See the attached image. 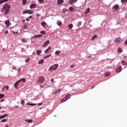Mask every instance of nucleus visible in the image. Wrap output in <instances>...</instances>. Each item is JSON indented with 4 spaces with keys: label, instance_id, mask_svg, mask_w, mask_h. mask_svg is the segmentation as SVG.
I'll return each instance as SVG.
<instances>
[{
    "label": "nucleus",
    "instance_id": "nucleus-12",
    "mask_svg": "<svg viewBox=\"0 0 127 127\" xmlns=\"http://www.w3.org/2000/svg\"><path fill=\"white\" fill-rule=\"evenodd\" d=\"M122 40V38L121 37H118L115 39V42H120V41H121Z\"/></svg>",
    "mask_w": 127,
    "mask_h": 127
},
{
    "label": "nucleus",
    "instance_id": "nucleus-2",
    "mask_svg": "<svg viewBox=\"0 0 127 127\" xmlns=\"http://www.w3.org/2000/svg\"><path fill=\"white\" fill-rule=\"evenodd\" d=\"M58 68V64H55L54 65L50 66L49 68L48 71H55Z\"/></svg>",
    "mask_w": 127,
    "mask_h": 127
},
{
    "label": "nucleus",
    "instance_id": "nucleus-20",
    "mask_svg": "<svg viewBox=\"0 0 127 127\" xmlns=\"http://www.w3.org/2000/svg\"><path fill=\"white\" fill-rule=\"evenodd\" d=\"M118 53H122V52H123V49H122L120 47L118 48Z\"/></svg>",
    "mask_w": 127,
    "mask_h": 127
},
{
    "label": "nucleus",
    "instance_id": "nucleus-57",
    "mask_svg": "<svg viewBox=\"0 0 127 127\" xmlns=\"http://www.w3.org/2000/svg\"><path fill=\"white\" fill-rule=\"evenodd\" d=\"M5 34L8 33V31H6L5 32Z\"/></svg>",
    "mask_w": 127,
    "mask_h": 127
},
{
    "label": "nucleus",
    "instance_id": "nucleus-52",
    "mask_svg": "<svg viewBox=\"0 0 127 127\" xmlns=\"http://www.w3.org/2000/svg\"><path fill=\"white\" fill-rule=\"evenodd\" d=\"M4 99H2V100L0 101V103H1V102H4Z\"/></svg>",
    "mask_w": 127,
    "mask_h": 127
},
{
    "label": "nucleus",
    "instance_id": "nucleus-15",
    "mask_svg": "<svg viewBox=\"0 0 127 127\" xmlns=\"http://www.w3.org/2000/svg\"><path fill=\"white\" fill-rule=\"evenodd\" d=\"M26 79L25 78H22L19 80V82H23V83H25Z\"/></svg>",
    "mask_w": 127,
    "mask_h": 127
},
{
    "label": "nucleus",
    "instance_id": "nucleus-41",
    "mask_svg": "<svg viewBox=\"0 0 127 127\" xmlns=\"http://www.w3.org/2000/svg\"><path fill=\"white\" fill-rule=\"evenodd\" d=\"M30 61V59L28 58L27 60H25V62H26V63H27V62H29Z\"/></svg>",
    "mask_w": 127,
    "mask_h": 127
},
{
    "label": "nucleus",
    "instance_id": "nucleus-45",
    "mask_svg": "<svg viewBox=\"0 0 127 127\" xmlns=\"http://www.w3.org/2000/svg\"><path fill=\"white\" fill-rule=\"evenodd\" d=\"M5 87V88L6 89V90H8V89H9V86H4Z\"/></svg>",
    "mask_w": 127,
    "mask_h": 127
},
{
    "label": "nucleus",
    "instance_id": "nucleus-5",
    "mask_svg": "<svg viewBox=\"0 0 127 127\" xmlns=\"http://www.w3.org/2000/svg\"><path fill=\"white\" fill-rule=\"evenodd\" d=\"M23 14H25L26 13H28V14H32L33 13V11L31 10H26L25 11H23L22 12Z\"/></svg>",
    "mask_w": 127,
    "mask_h": 127
},
{
    "label": "nucleus",
    "instance_id": "nucleus-22",
    "mask_svg": "<svg viewBox=\"0 0 127 127\" xmlns=\"http://www.w3.org/2000/svg\"><path fill=\"white\" fill-rule=\"evenodd\" d=\"M22 29H26L27 28V25H24L22 26Z\"/></svg>",
    "mask_w": 127,
    "mask_h": 127
},
{
    "label": "nucleus",
    "instance_id": "nucleus-39",
    "mask_svg": "<svg viewBox=\"0 0 127 127\" xmlns=\"http://www.w3.org/2000/svg\"><path fill=\"white\" fill-rule=\"evenodd\" d=\"M25 103L24 100H22L21 102V105H22V106H23V105H24V104Z\"/></svg>",
    "mask_w": 127,
    "mask_h": 127
},
{
    "label": "nucleus",
    "instance_id": "nucleus-35",
    "mask_svg": "<svg viewBox=\"0 0 127 127\" xmlns=\"http://www.w3.org/2000/svg\"><path fill=\"white\" fill-rule=\"evenodd\" d=\"M95 38H97V35H95L94 36H93V37L91 39V40H94Z\"/></svg>",
    "mask_w": 127,
    "mask_h": 127
},
{
    "label": "nucleus",
    "instance_id": "nucleus-55",
    "mask_svg": "<svg viewBox=\"0 0 127 127\" xmlns=\"http://www.w3.org/2000/svg\"><path fill=\"white\" fill-rule=\"evenodd\" d=\"M7 116H8L7 114L4 115V118H5V117H7Z\"/></svg>",
    "mask_w": 127,
    "mask_h": 127
},
{
    "label": "nucleus",
    "instance_id": "nucleus-9",
    "mask_svg": "<svg viewBox=\"0 0 127 127\" xmlns=\"http://www.w3.org/2000/svg\"><path fill=\"white\" fill-rule=\"evenodd\" d=\"M19 83H20L19 80L18 81H16L14 85V88H15L16 89H18L17 86H18V85L19 84Z\"/></svg>",
    "mask_w": 127,
    "mask_h": 127
},
{
    "label": "nucleus",
    "instance_id": "nucleus-63",
    "mask_svg": "<svg viewBox=\"0 0 127 127\" xmlns=\"http://www.w3.org/2000/svg\"><path fill=\"white\" fill-rule=\"evenodd\" d=\"M33 54L34 55V54H35V52L33 53Z\"/></svg>",
    "mask_w": 127,
    "mask_h": 127
},
{
    "label": "nucleus",
    "instance_id": "nucleus-59",
    "mask_svg": "<svg viewBox=\"0 0 127 127\" xmlns=\"http://www.w3.org/2000/svg\"><path fill=\"white\" fill-rule=\"evenodd\" d=\"M40 87L41 88H43V85H40Z\"/></svg>",
    "mask_w": 127,
    "mask_h": 127
},
{
    "label": "nucleus",
    "instance_id": "nucleus-17",
    "mask_svg": "<svg viewBox=\"0 0 127 127\" xmlns=\"http://www.w3.org/2000/svg\"><path fill=\"white\" fill-rule=\"evenodd\" d=\"M58 25H59V26H61V25H62V24H63L62 23V22H61V21H58L57 22Z\"/></svg>",
    "mask_w": 127,
    "mask_h": 127
},
{
    "label": "nucleus",
    "instance_id": "nucleus-40",
    "mask_svg": "<svg viewBox=\"0 0 127 127\" xmlns=\"http://www.w3.org/2000/svg\"><path fill=\"white\" fill-rule=\"evenodd\" d=\"M41 34H43V35H45V31H42L41 32Z\"/></svg>",
    "mask_w": 127,
    "mask_h": 127
},
{
    "label": "nucleus",
    "instance_id": "nucleus-10",
    "mask_svg": "<svg viewBox=\"0 0 127 127\" xmlns=\"http://www.w3.org/2000/svg\"><path fill=\"white\" fill-rule=\"evenodd\" d=\"M5 25H6V26L7 27H8V26H9V25H10V22H9V20H6L5 22Z\"/></svg>",
    "mask_w": 127,
    "mask_h": 127
},
{
    "label": "nucleus",
    "instance_id": "nucleus-6",
    "mask_svg": "<svg viewBox=\"0 0 127 127\" xmlns=\"http://www.w3.org/2000/svg\"><path fill=\"white\" fill-rule=\"evenodd\" d=\"M41 25L43 26V27H44L45 28H47V27H48V25L46 22L43 21L41 22Z\"/></svg>",
    "mask_w": 127,
    "mask_h": 127
},
{
    "label": "nucleus",
    "instance_id": "nucleus-29",
    "mask_svg": "<svg viewBox=\"0 0 127 127\" xmlns=\"http://www.w3.org/2000/svg\"><path fill=\"white\" fill-rule=\"evenodd\" d=\"M55 54L56 55H58L59 54H60V51H56V52H55Z\"/></svg>",
    "mask_w": 127,
    "mask_h": 127
},
{
    "label": "nucleus",
    "instance_id": "nucleus-21",
    "mask_svg": "<svg viewBox=\"0 0 127 127\" xmlns=\"http://www.w3.org/2000/svg\"><path fill=\"white\" fill-rule=\"evenodd\" d=\"M25 122H26L27 123H29V124H31L32 123V120H25Z\"/></svg>",
    "mask_w": 127,
    "mask_h": 127
},
{
    "label": "nucleus",
    "instance_id": "nucleus-18",
    "mask_svg": "<svg viewBox=\"0 0 127 127\" xmlns=\"http://www.w3.org/2000/svg\"><path fill=\"white\" fill-rule=\"evenodd\" d=\"M6 1H8V0H0V4L3 3V2H6Z\"/></svg>",
    "mask_w": 127,
    "mask_h": 127
},
{
    "label": "nucleus",
    "instance_id": "nucleus-48",
    "mask_svg": "<svg viewBox=\"0 0 127 127\" xmlns=\"http://www.w3.org/2000/svg\"><path fill=\"white\" fill-rule=\"evenodd\" d=\"M26 21H29L30 20L29 19V18H26Z\"/></svg>",
    "mask_w": 127,
    "mask_h": 127
},
{
    "label": "nucleus",
    "instance_id": "nucleus-61",
    "mask_svg": "<svg viewBox=\"0 0 127 127\" xmlns=\"http://www.w3.org/2000/svg\"><path fill=\"white\" fill-rule=\"evenodd\" d=\"M55 94H57V91H56L55 92Z\"/></svg>",
    "mask_w": 127,
    "mask_h": 127
},
{
    "label": "nucleus",
    "instance_id": "nucleus-34",
    "mask_svg": "<svg viewBox=\"0 0 127 127\" xmlns=\"http://www.w3.org/2000/svg\"><path fill=\"white\" fill-rule=\"evenodd\" d=\"M22 4H26V0H22Z\"/></svg>",
    "mask_w": 127,
    "mask_h": 127
},
{
    "label": "nucleus",
    "instance_id": "nucleus-62",
    "mask_svg": "<svg viewBox=\"0 0 127 127\" xmlns=\"http://www.w3.org/2000/svg\"><path fill=\"white\" fill-rule=\"evenodd\" d=\"M18 32H16V33H15V34H18Z\"/></svg>",
    "mask_w": 127,
    "mask_h": 127
},
{
    "label": "nucleus",
    "instance_id": "nucleus-3",
    "mask_svg": "<svg viewBox=\"0 0 127 127\" xmlns=\"http://www.w3.org/2000/svg\"><path fill=\"white\" fill-rule=\"evenodd\" d=\"M44 81H45V78H44L43 76H40L38 82L40 84H42V83H44Z\"/></svg>",
    "mask_w": 127,
    "mask_h": 127
},
{
    "label": "nucleus",
    "instance_id": "nucleus-46",
    "mask_svg": "<svg viewBox=\"0 0 127 127\" xmlns=\"http://www.w3.org/2000/svg\"><path fill=\"white\" fill-rule=\"evenodd\" d=\"M38 1H39L40 2H43V1H44V0H38Z\"/></svg>",
    "mask_w": 127,
    "mask_h": 127
},
{
    "label": "nucleus",
    "instance_id": "nucleus-42",
    "mask_svg": "<svg viewBox=\"0 0 127 127\" xmlns=\"http://www.w3.org/2000/svg\"><path fill=\"white\" fill-rule=\"evenodd\" d=\"M4 116L3 115V116H0V120H1V119H4Z\"/></svg>",
    "mask_w": 127,
    "mask_h": 127
},
{
    "label": "nucleus",
    "instance_id": "nucleus-32",
    "mask_svg": "<svg viewBox=\"0 0 127 127\" xmlns=\"http://www.w3.org/2000/svg\"><path fill=\"white\" fill-rule=\"evenodd\" d=\"M7 119H3L2 121H0V123H5V122H7Z\"/></svg>",
    "mask_w": 127,
    "mask_h": 127
},
{
    "label": "nucleus",
    "instance_id": "nucleus-24",
    "mask_svg": "<svg viewBox=\"0 0 127 127\" xmlns=\"http://www.w3.org/2000/svg\"><path fill=\"white\" fill-rule=\"evenodd\" d=\"M41 52H42V51H41V50H37V54L38 55H40V54H41Z\"/></svg>",
    "mask_w": 127,
    "mask_h": 127
},
{
    "label": "nucleus",
    "instance_id": "nucleus-51",
    "mask_svg": "<svg viewBox=\"0 0 127 127\" xmlns=\"http://www.w3.org/2000/svg\"><path fill=\"white\" fill-rule=\"evenodd\" d=\"M82 24V22H78V25H81Z\"/></svg>",
    "mask_w": 127,
    "mask_h": 127
},
{
    "label": "nucleus",
    "instance_id": "nucleus-50",
    "mask_svg": "<svg viewBox=\"0 0 127 127\" xmlns=\"http://www.w3.org/2000/svg\"><path fill=\"white\" fill-rule=\"evenodd\" d=\"M37 36L39 37H42V35H38Z\"/></svg>",
    "mask_w": 127,
    "mask_h": 127
},
{
    "label": "nucleus",
    "instance_id": "nucleus-56",
    "mask_svg": "<svg viewBox=\"0 0 127 127\" xmlns=\"http://www.w3.org/2000/svg\"><path fill=\"white\" fill-rule=\"evenodd\" d=\"M38 106H42V103L38 104Z\"/></svg>",
    "mask_w": 127,
    "mask_h": 127
},
{
    "label": "nucleus",
    "instance_id": "nucleus-44",
    "mask_svg": "<svg viewBox=\"0 0 127 127\" xmlns=\"http://www.w3.org/2000/svg\"><path fill=\"white\" fill-rule=\"evenodd\" d=\"M70 68H74V67H75V64H74V65H71L70 66Z\"/></svg>",
    "mask_w": 127,
    "mask_h": 127
},
{
    "label": "nucleus",
    "instance_id": "nucleus-33",
    "mask_svg": "<svg viewBox=\"0 0 127 127\" xmlns=\"http://www.w3.org/2000/svg\"><path fill=\"white\" fill-rule=\"evenodd\" d=\"M49 57H51V55H48V56H45V57H44V58L45 59H46V58H48Z\"/></svg>",
    "mask_w": 127,
    "mask_h": 127
},
{
    "label": "nucleus",
    "instance_id": "nucleus-37",
    "mask_svg": "<svg viewBox=\"0 0 127 127\" xmlns=\"http://www.w3.org/2000/svg\"><path fill=\"white\" fill-rule=\"evenodd\" d=\"M69 10H70V11H73V10H74V8L72 7H69Z\"/></svg>",
    "mask_w": 127,
    "mask_h": 127
},
{
    "label": "nucleus",
    "instance_id": "nucleus-19",
    "mask_svg": "<svg viewBox=\"0 0 127 127\" xmlns=\"http://www.w3.org/2000/svg\"><path fill=\"white\" fill-rule=\"evenodd\" d=\"M50 49H51V46L49 47L48 48V49L45 51V53H48V51H49V50H50Z\"/></svg>",
    "mask_w": 127,
    "mask_h": 127
},
{
    "label": "nucleus",
    "instance_id": "nucleus-31",
    "mask_svg": "<svg viewBox=\"0 0 127 127\" xmlns=\"http://www.w3.org/2000/svg\"><path fill=\"white\" fill-rule=\"evenodd\" d=\"M27 105H28L29 106H36V104H31V103H27Z\"/></svg>",
    "mask_w": 127,
    "mask_h": 127
},
{
    "label": "nucleus",
    "instance_id": "nucleus-27",
    "mask_svg": "<svg viewBox=\"0 0 127 127\" xmlns=\"http://www.w3.org/2000/svg\"><path fill=\"white\" fill-rule=\"evenodd\" d=\"M68 27L70 29H72V28H73V24H70L68 25Z\"/></svg>",
    "mask_w": 127,
    "mask_h": 127
},
{
    "label": "nucleus",
    "instance_id": "nucleus-11",
    "mask_svg": "<svg viewBox=\"0 0 127 127\" xmlns=\"http://www.w3.org/2000/svg\"><path fill=\"white\" fill-rule=\"evenodd\" d=\"M64 2V0H58L57 4H62Z\"/></svg>",
    "mask_w": 127,
    "mask_h": 127
},
{
    "label": "nucleus",
    "instance_id": "nucleus-4",
    "mask_svg": "<svg viewBox=\"0 0 127 127\" xmlns=\"http://www.w3.org/2000/svg\"><path fill=\"white\" fill-rule=\"evenodd\" d=\"M71 95L70 94H67L64 98H63V99L61 100L62 103H64V102H65V101H67L69 98H70Z\"/></svg>",
    "mask_w": 127,
    "mask_h": 127
},
{
    "label": "nucleus",
    "instance_id": "nucleus-64",
    "mask_svg": "<svg viewBox=\"0 0 127 127\" xmlns=\"http://www.w3.org/2000/svg\"><path fill=\"white\" fill-rule=\"evenodd\" d=\"M2 113H4V111H2Z\"/></svg>",
    "mask_w": 127,
    "mask_h": 127
},
{
    "label": "nucleus",
    "instance_id": "nucleus-38",
    "mask_svg": "<svg viewBox=\"0 0 127 127\" xmlns=\"http://www.w3.org/2000/svg\"><path fill=\"white\" fill-rule=\"evenodd\" d=\"M122 62L123 65H127V62H125L124 61H122Z\"/></svg>",
    "mask_w": 127,
    "mask_h": 127
},
{
    "label": "nucleus",
    "instance_id": "nucleus-47",
    "mask_svg": "<svg viewBox=\"0 0 127 127\" xmlns=\"http://www.w3.org/2000/svg\"><path fill=\"white\" fill-rule=\"evenodd\" d=\"M36 37H38V36H34L32 37V38H36Z\"/></svg>",
    "mask_w": 127,
    "mask_h": 127
},
{
    "label": "nucleus",
    "instance_id": "nucleus-13",
    "mask_svg": "<svg viewBox=\"0 0 127 127\" xmlns=\"http://www.w3.org/2000/svg\"><path fill=\"white\" fill-rule=\"evenodd\" d=\"M30 8H36V4H32L30 6Z\"/></svg>",
    "mask_w": 127,
    "mask_h": 127
},
{
    "label": "nucleus",
    "instance_id": "nucleus-43",
    "mask_svg": "<svg viewBox=\"0 0 127 127\" xmlns=\"http://www.w3.org/2000/svg\"><path fill=\"white\" fill-rule=\"evenodd\" d=\"M12 69H13V70H16V66H12Z\"/></svg>",
    "mask_w": 127,
    "mask_h": 127
},
{
    "label": "nucleus",
    "instance_id": "nucleus-25",
    "mask_svg": "<svg viewBox=\"0 0 127 127\" xmlns=\"http://www.w3.org/2000/svg\"><path fill=\"white\" fill-rule=\"evenodd\" d=\"M105 75L106 77H107V76H110V75H111V72H106Z\"/></svg>",
    "mask_w": 127,
    "mask_h": 127
},
{
    "label": "nucleus",
    "instance_id": "nucleus-49",
    "mask_svg": "<svg viewBox=\"0 0 127 127\" xmlns=\"http://www.w3.org/2000/svg\"><path fill=\"white\" fill-rule=\"evenodd\" d=\"M51 81L52 82V83H53V82H54V78L52 79Z\"/></svg>",
    "mask_w": 127,
    "mask_h": 127
},
{
    "label": "nucleus",
    "instance_id": "nucleus-60",
    "mask_svg": "<svg viewBox=\"0 0 127 127\" xmlns=\"http://www.w3.org/2000/svg\"><path fill=\"white\" fill-rule=\"evenodd\" d=\"M25 22V20H22V22Z\"/></svg>",
    "mask_w": 127,
    "mask_h": 127
},
{
    "label": "nucleus",
    "instance_id": "nucleus-14",
    "mask_svg": "<svg viewBox=\"0 0 127 127\" xmlns=\"http://www.w3.org/2000/svg\"><path fill=\"white\" fill-rule=\"evenodd\" d=\"M121 71H122V66H120L119 67L116 68V72L118 73L121 72Z\"/></svg>",
    "mask_w": 127,
    "mask_h": 127
},
{
    "label": "nucleus",
    "instance_id": "nucleus-30",
    "mask_svg": "<svg viewBox=\"0 0 127 127\" xmlns=\"http://www.w3.org/2000/svg\"><path fill=\"white\" fill-rule=\"evenodd\" d=\"M121 2H122V3H127V0H121Z\"/></svg>",
    "mask_w": 127,
    "mask_h": 127
},
{
    "label": "nucleus",
    "instance_id": "nucleus-58",
    "mask_svg": "<svg viewBox=\"0 0 127 127\" xmlns=\"http://www.w3.org/2000/svg\"><path fill=\"white\" fill-rule=\"evenodd\" d=\"M29 18H30V19H31V18H32V16H29Z\"/></svg>",
    "mask_w": 127,
    "mask_h": 127
},
{
    "label": "nucleus",
    "instance_id": "nucleus-1",
    "mask_svg": "<svg viewBox=\"0 0 127 127\" xmlns=\"http://www.w3.org/2000/svg\"><path fill=\"white\" fill-rule=\"evenodd\" d=\"M9 8H10V6L8 4H4L2 6V12L5 11L4 14L5 15L7 14L9 12Z\"/></svg>",
    "mask_w": 127,
    "mask_h": 127
},
{
    "label": "nucleus",
    "instance_id": "nucleus-23",
    "mask_svg": "<svg viewBox=\"0 0 127 127\" xmlns=\"http://www.w3.org/2000/svg\"><path fill=\"white\" fill-rule=\"evenodd\" d=\"M22 42H23L24 43H26L27 42V41L26 39H21Z\"/></svg>",
    "mask_w": 127,
    "mask_h": 127
},
{
    "label": "nucleus",
    "instance_id": "nucleus-28",
    "mask_svg": "<svg viewBox=\"0 0 127 127\" xmlns=\"http://www.w3.org/2000/svg\"><path fill=\"white\" fill-rule=\"evenodd\" d=\"M43 63H44V61L43 59L39 62V64H42Z\"/></svg>",
    "mask_w": 127,
    "mask_h": 127
},
{
    "label": "nucleus",
    "instance_id": "nucleus-16",
    "mask_svg": "<svg viewBox=\"0 0 127 127\" xmlns=\"http://www.w3.org/2000/svg\"><path fill=\"white\" fill-rule=\"evenodd\" d=\"M119 7H120V6L118 4H116L114 6V9H116V10H117V9H119Z\"/></svg>",
    "mask_w": 127,
    "mask_h": 127
},
{
    "label": "nucleus",
    "instance_id": "nucleus-53",
    "mask_svg": "<svg viewBox=\"0 0 127 127\" xmlns=\"http://www.w3.org/2000/svg\"><path fill=\"white\" fill-rule=\"evenodd\" d=\"M125 45H127V39L125 41Z\"/></svg>",
    "mask_w": 127,
    "mask_h": 127
},
{
    "label": "nucleus",
    "instance_id": "nucleus-54",
    "mask_svg": "<svg viewBox=\"0 0 127 127\" xmlns=\"http://www.w3.org/2000/svg\"><path fill=\"white\" fill-rule=\"evenodd\" d=\"M58 93H60V92H61V89H58Z\"/></svg>",
    "mask_w": 127,
    "mask_h": 127
},
{
    "label": "nucleus",
    "instance_id": "nucleus-26",
    "mask_svg": "<svg viewBox=\"0 0 127 127\" xmlns=\"http://www.w3.org/2000/svg\"><path fill=\"white\" fill-rule=\"evenodd\" d=\"M90 12V8H87L86 9V14H88Z\"/></svg>",
    "mask_w": 127,
    "mask_h": 127
},
{
    "label": "nucleus",
    "instance_id": "nucleus-36",
    "mask_svg": "<svg viewBox=\"0 0 127 127\" xmlns=\"http://www.w3.org/2000/svg\"><path fill=\"white\" fill-rule=\"evenodd\" d=\"M4 94H0V99H2V98H4Z\"/></svg>",
    "mask_w": 127,
    "mask_h": 127
},
{
    "label": "nucleus",
    "instance_id": "nucleus-8",
    "mask_svg": "<svg viewBox=\"0 0 127 127\" xmlns=\"http://www.w3.org/2000/svg\"><path fill=\"white\" fill-rule=\"evenodd\" d=\"M78 0H69L68 2L69 4H73V3H75V2H77Z\"/></svg>",
    "mask_w": 127,
    "mask_h": 127
},
{
    "label": "nucleus",
    "instance_id": "nucleus-7",
    "mask_svg": "<svg viewBox=\"0 0 127 127\" xmlns=\"http://www.w3.org/2000/svg\"><path fill=\"white\" fill-rule=\"evenodd\" d=\"M49 43H50V41L48 40V41H46L42 45V47H46V46H47V45H48V44H49Z\"/></svg>",
    "mask_w": 127,
    "mask_h": 127
}]
</instances>
